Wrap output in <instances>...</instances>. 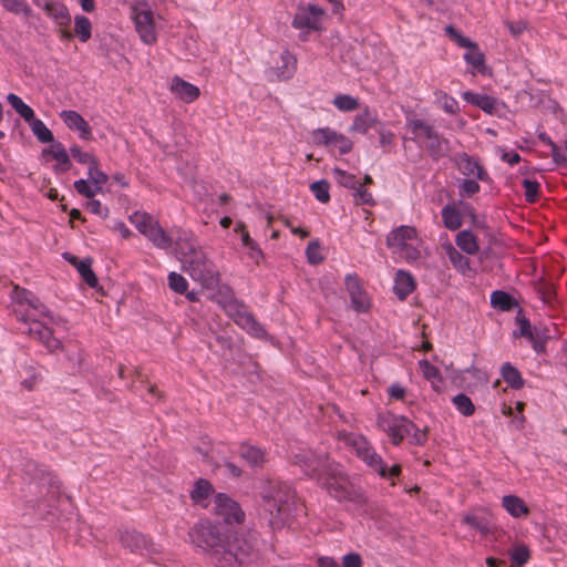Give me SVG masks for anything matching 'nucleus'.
Listing matches in <instances>:
<instances>
[{
    "label": "nucleus",
    "instance_id": "obj_2",
    "mask_svg": "<svg viewBox=\"0 0 567 567\" xmlns=\"http://www.w3.org/2000/svg\"><path fill=\"white\" fill-rule=\"evenodd\" d=\"M176 250L190 277L205 289H214L220 280V274L202 248L188 240L179 239Z\"/></svg>",
    "mask_w": 567,
    "mask_h": 567
},
{
    "label": "nucleus",
    "instance_id": "obj_6",
    "mask_svg": "<svg viewBox=\"0 0 567 567\" xmlns=\"http://www.w3.org/2000/svg\"><path fill=\"white\" fill-rule=\"evenodd\" d=\"M338 439L352 447L357 455L382 477H386V466L382 458L370 446L365 437L353 433L339 432Z\"/></svg>",
    "mask_w": 567,
    "mask_h": 567
},
{
    "label": "nucleus",
    "instance_id": "obj_33",
    "mask_svg": "<svg viewBox=\"0 0 567 567\" xmlns=\"http://www.w3.org/2000/svg\"><path fill=\"white\" fill-rule=\"evenodd\" d=\"M131 223L136 227V229L146 236V234L150 231L153 226L157 223V220L146 213L135 212L130 217Z\"/></svg>",
    "mask_w": 567,
    "mask_h": 567
},
{
    "label": "nucleus",
    "instance_id": "obj_55",
    "mask_svg": "<svg viewBox=\"0 0 567 567\" xmlns=\"http://www.w3.org/2000/svg\"><path fill=\"white\" fill-rule=\"evenodd\" d=\"M447 143L445 140L441 138L439 133L432 135L429 141H425L426 147L430 150L431 154L434 156H439L442 154V145Z\"/></svg>",
    "mask_w": 567,
    "mask_h": 567
},
{
    "label": "nucleus",
    "instance_id": "obj_23",
    "mask_svg": "<svg viewBox=\"0 0 567 567\" xmlns=\"http://www.w3.org/2000/svg\"><path fill=\"white\" fill-rule=\"evenodd\" d=\"M235 322L241 328L248 330L257 337L265 333L264 328L257 322L251 313L246 310L239 309L234 315Z\"/></svg>",
    "mask_w": 567,
    "mask_h": 567
},
{
    "label": "nucleus",
    "instance_id": "obj_31",
    "mask_svg": "<svg viewBox=\"0 0 567 567\" xmlns=\"http://www.w3.org/2000/svg\"><path fill=\"white\" fill-rule=\"evenodd\" d=\"M377 123L374 114L369 110H364L362 113L354 117L351 126V131L360 134H365Z\"/></svg>",
    "mask_w": 567,
    "mask_h": 567
},
{
    "label": "nucleus",
    "instance_id": "obj_1",
    "mask_svg": "<svg viewBox=\"0 0 567 567\" xmlns=\"http://www.w3.org/2000/svg\"><path fill=\"white\" fill-rule=\"evenodd\" d=\"M192 544L213 556L216 567H239L256 556L254 544L236 536L231 542L218 525L202 520L188 533Z\"/></svg>",
    "mask_w": 567,
    "mask_h": 567
},
{
    "label": "nucleus",
    "instance_id": "obj_9",
    "mask_svg": "<svg viewBox=\"0 0 567 567\" xmlns=\"http://www.w3.org/2000/svg\"><path fill=\"white\" fill-rule=\"evenodd\" d=\"M378 426L386 433L394 445H399L415 427L406 417L391 412L378 415Z\"/></svg>",
    "mask_w": 567,
    "mask_h": 567
},
{
    "label": "nucleus",
    "instance_id": "obj_63",
    "mask_svg": "<svg viewBox=\"0 0 567 567\" xmlns=\"http://www.w3.org/2000/svg\"><path fill=\"white\" fill-rule=\"evenodd\" d=\"M412 431H414L412 435V443L416 445H424L427 441L426 431L419 430L416 426Z\"/></svg>",
    "mask_w": 567,
    "mask_h": 567
},
{
    "label": "nucleus",
    "instance_id": "obj_59",
    "mask_svg": "<svg viewBox=\"0 0 567 567\" xmlns=\"http://www.w3.org/2000/svg\"><path fill=\"white\" fill-rule=\"evenodd\" d=\"M512 559L515 564L522 566L529 559V550L526 547H518L514 550Z\"/></svg>",
    "mask_w": 567,
    "mask_h": 567
},
{
    "label": "nucleus",
    "instance_id": "obj_48",
    "mask_svg": "<svg viewBox=\"0 0 567 567\" xmlns=\"http://www.w3.org/2000/svg\"><path fill=\"white\" fill-rule=\"evenodd\" d=\"M168 287L177 293H185L188 288V282L182 275L172 271L168 275Z\"/></svg>",
    "mask_w": 567,
    "mask_h": 567
},
{
    "label": "nucleus",
    "instance_id": "obj_27",
    "mask_svg": "<svg viewBox=\"0 0 567 567\" xmlns=\"http://www.w3.org/2000/svg\"><path fill=\"white\" fill-rule=\"evenodd\" d=\"M442 248L455 269L461 272H466L470 269L468 258L463 256L451 243L442 245Z\"/></svg>",
    "mask_w": 567,
    "mask_h": 567
},
{
    "label": "nucleus",
    "instance_id": "obj_56",
    "mask_svg": "<svg viewBox=\"0 0 567 567\" xmlns=\"http://www.w3.org/2000/svg\"><path fill=\"white\" fill-rule=\"evenodd\" d=\"M481 189L478 183L473 179H464L460 185V194L462 196L471 197L478 193Z\"/></svg>",
    "mask_w": 567,
    "mask_h": 567
},
{
    "label": "nucleus",
    "instance_id": "obj_32",
    "mask_svg": "<svg viewBox=\"0 0 567 567\" xmlns=\"http://www.w3.org/2000/svg\"><path fill=\"white\" fill-rule=\"evenodd\" d=\"M504 381L513 389L519 390L524 386V380L520 372L509 362L503 364L501 369Z\"/></svg>",
    "mask_w": 567,
    "mask_h": 567
},
{
    "label": "nucleus",
    "instance_id": "obj_18",
    "mask_svg": "<svg viewBox=\"0 0 567 567\" xmlns=\"http://www.w3.org/2000/svg\"><path fill=\"white\" fill-rule=\"evenodd\" d=\"M64 258L76 268L82 279L87 284V286H90L91 288L97 287L99 280L94 271L92 270L91 258L80 260L78 257L70 254H64Z\"/></svg>",
    "mask_w": 567,
    "mask_h": 567
},
{
    "label": "nucleus",
    "instance_id": "obj_53",
    "mask_svg": "<svg viewBox=\"0 0 567 567\" xmlns=\"http://www.w3.org/2000/svg\"><path fill=\"white\" fill-rule=\"evenodd\" d=\"M71 155L73 158H75L79 163L87 164L89 167L94 164L97 159L94 155L83 152L79 146L74 145L70 148Z\"/></svg>",
    "mask_w": 567,
    "mask_h": 567
},
{
    "label": "nucleus",
    "instance_id": "obj_47",
    "mask_svg": "<svg viewBox=\"0 0 567 567\" xmlns=\"http://www.w3.org/2000/svg\"><path fill=\"white\" fill-rule=\"evenodd\" d=\"M333 174L338 183L347 188L357 189L360 182L353 174L347 173L346 171L334 168Z\"/></svg>",
    "mask_w": 567,
    "mask_h": 567
},
{
    "label": "nucleus",
    "instance_id": "obj_49",
    "mask_svg": "<svg viewBox=\"0 0 567 567\" xmlns=\"http://www.w3.org/2000/svg\"><path fill=\"white\" fill-rule=\"evenodd\" d=\"M353 190V200L357 205L373 206L375 204L372 194L368 189H365L361 183L357 186V189Z\"/></svg>",
    "mask_w": 567,
    "mask_h": 567
},
{
    "label": "nucleus",
    "instance_id": "obj_54",
    "mask_svg": "<svg viewBox=\"0 0 567 567\" xmlns=\"http://www.w3.org/2000/svg\"><path fill=\"white\" fill-rule=\"evenodd\" d=\"M75 190L86 197V198H93L99 190L95 189L94 185H90L85 179H79L74 183Z\"/></svg>",
    "mask_w": 567,
    "mask_h": 567
},
{
    "label": "nucleus",
    "instance_id": "obj_35",
    "mask_svg": "<svg viewBox=\"0 0 567 567\" xmlns=\"http://www.w3.org/2000/svg\"><path fill=\"white\" fill-rule=\"evenodd\" d=\"M435 102L449 114L456 115L460 113L458 102L446 92L436 90L434 92Z\"/></svg>",
    "mask_w": 567,
    "mask_h": 567
},
{
    "label": "nucleus",
    "instance_id": "obj_8",
    "mask_svg": "<svg viewBox=\"0 0 567 567\" xmlns=\"http://www.w3.org/2000/svg\"><path fill=\"white\" fill-rule=\"evenodd\" d=\"M446 33L462 48H466L467 52L464 54L465 61L472 65L473 71L482 74V75H491L492 71L485 64V56L482 51H480L477 44L470 39L463 37L457 30H455L452 25H447L445 29Z\"/></svg>",
    "mask_w": 567,
    "mask_h": 567
},
{
    "label": "nucleus",
    "instance_id": "obj_5",
    "mask_svg": "<svg viewBox=\"0 0 567 567\" xmlns=\"http://www.w3.org/2000/svg\"><path fill=\"white\" fill-rule=\"evenodd\" d=\"M290 499V492L279 486H274L269 494L264 496V508L270 516L269 524L272 528L282 526L289 512Z\"/></svg>",
    "mask_w": 567,
    "mask_h": 567
},
{
    "label": "nucleus",
    "instance_id": "obj_11",
    "mask_svg": "<svg viewBox=\"0 0 567 567\" xmlns=\"http://www.w3.org/2000/svg\"><path fill=\"white\" fill-rule=\"evenodd\" d=\"M214 504L215 514L221 517L226 524H243L245 522V513L240 505L228 495L217 494Z\"/></svg>",
    "mask_w": 567,
    "mask_h": 567
},
{
    "label": "nucleus",
    "instance_id": "obj_21",
    "mask_svg": "<svg viewBox=\"0 0 567 567\" xmlns=\"http://www.w3.org/2000/svg\"><path fill=\"white\" fill-rule=\"evenodd\" d=\"M462 96L467 103L480 107L488 114H493L496 111L497 100L493 96L482 95L471 91L463 92Z\"/></svg>",
    "mask_w": 567,
    "mask_h": 567
},
{
    "label": "nucleus",
    "instance_id": "obj_39",
    "mask_svg": "<svg viewBox=\"0 0 567 567\" xmlns=\"http://www.w3.org/2000/svg\"><path fill=\"white\" fill-rule=\"evenodd\" d=\"M74 34L79 37L82 42H86L92 35L91 21L84 16H76L74 18Z\"/></svg>",
    "mask_w": 567,
    "mask_h": 567
},
{
    "label": "nucleus",
    "instance_id": "obj_45",
    "mask_svg": "<svg viewBox=\"0 0 567 567\" xmlns=\"http://www.w3.org/2000/svg\"><path fill=\"white\" fill-rule=\"evenodd\" d=\"M491 303L494 308L509 310L513 307V299L507 292L496 290L491 296Z\"/></svg>",
    "mask_w": 567,
    "mask_h": 567
},
{
    "label": "nucleus",
    "instance_id": "obj_61",
    "mask_svg": "<svg viewBox=\"0 0 567 567\" xmlns=\"http://www.w3.org/2000/svg\"><path fill=\"white\" fill-rule=\"evenodd\" d=\"M27 305L30 306L35 311L40 312V315L45 316V317L49 316L48 308L37 297H33L31 295Z\"/></svg>",
    "mask_w": 567,
    "mask_h": 567
},
{
    "label": "nucleus",
    "instance_id": "obj_58",
    "mask_svg": "<svg viewBox=\"0 0 567 567\" xmlns=\"http://www.w3.org/2000/svg\"><path fill=\"white\" fill-rule=\"evenodd\" d=\"M551 148V157L554 162L563 167H567V156L559 150V147L551 141H548Z\"/></svg>",
    "mask_w": 567,
    "mask_h": 567
},
{
    "label": "nucleus",
    "instance_id": "obj_52",
    "mask_svg": "<svg viewBox=\"0 0 567 567\" xmlns=\"http://www.w3.org/2000/svg\"><path fill=\"white\" fill-rule=\"evenodd\" d=\"M306 256L308 261L312 265L320 264L323 260L321 247L317 240L309 243L306 249Z\"/></svg>",
    "mask_w": 567,
    "mask_h": 567
},
{
    "label": "nucleus",
    "instance_id": "obj_37",
    "mask_svg": "<svg viewBox=\"0 0 567 567\" xmlns=\"http://www.w3.org/2000/svg\"><path fill=\"white\" fill-rule=\"evenodd\" d=\"M7 99L10 105L25 122L29 123L34 118L33 110L27 105L18 95L10 93Z\"/></svg>",
    "mask_w": 567,
    "mask_h": 567
},
{
    "label": "nucleus",
    "instance_id": "obj_10",
    "mask_svg": "<svg viewBox=\"0 0 567 567\" xmlns=\"http://www.w3.org/2000/svg\"><path fill=\"white\" fill-rule=\"evenodd\" d=\"M324 11L316 4L299 7L292 20V25L302 31L300 38L307 40L306 34L310 31H319Z\"/></svg>",
    "mask_w": 567,
    "mask_h": 567
},
{
    "label": "nucleus",
    "instance_id": "obj_20",
    "mask_svg": "<svg viewBox=\"0 0 567 567\" xmlns=\"http://www.w3.org/2000/svg\"><path fill=\"white\" fill-rule=\"evenodd\" d=\"M43 154L50 155L56 161V164L53 167L56 173H64L71 168V161L61 143H53L49 148L43 151Z\"/></svg>",
    "mask_w": 567,
    "mask_h": 567
},
{
    "label": "nucleus",
    "instance_id": "obj_60",
    "mask_svg": "<svg viewBox=\"0 0 567 567\" xmlns=\"http://www.w3.org/2000/svg\"><path fill=\"white\" fill-rule=\"evenodd\" d=\"M343 567H362V559L359 554L350 553L342 559Z\"/></svg>",
    "mask_w": 567,
    "mask_h": 567
},
{
    "label": "nucleus",
    "instance_id": "obj_4",
    "mask_svg": "<svg viewBox=\"0 0 567 567\" xmlns=\"http://www.w3.org/2000/svg\"><path fill=\"white\" fill-rule=\"evenodd\" d=\"M421 244L417 230L412 226H400L386 237L388 247L406 261H415L421 258Z\"/></svg>",
    "mask_w": 567,
    "mask_h": 567
},
{
    "label": "nucleus",
    "instance_id": "obj_51",
    "mask_svg": "<svg viewBox=\"0 0 567 567\" xmlns=\"http://www.w3.org/2000/svg\"><path fill=\"white\" fill-rule=\"evenodd\" d=\"M3 7L14 13L30 16L31 10L29 6L21 0H1Z\"/></svg>",
    "mask_w": 567,
    "mask_h": 567
},
{
    "label": "nucleus",
    "instance_id": "obj_42",
    "mask_svg": "<svg viewBox=\"0 0 567 567\" xmlns=\"http://www.w3.org/2000/svg\"><path fill=\"white\" fill-rule=\"evenodd\" d=\"M89 177L92 184L94 185L95 189L99 190L100 193L102 192L103 186L109 181L107 175L99 168V161H96L89 167Z\"/></svg>",
    "mask_w": 567,
    "mask_h": 567
},
{
    "label": "nucleus",
    "instance_id": "obj_17",
    "mask_svg": "<svg viewBox=\"0 0 567 567\" xmlns=\"http://www.w3.org/2000/svg\"><path fill=\"white\" fill-rule=\"evenodd\" d=\"M458 169L465 176H475L480 181H487L488 174L480 163L466 153H462L456 159Z\"/></svg>",
    "mask_w": 567,
    "mask_h": 567
},
{
    "label": "nucleus",
    "instance_id": "obj_46",
    "mask_svg": "<svg viewBox=\"0 0 567 567\" xmlns=\"http://www.w3.org/2000/svg\"><path fill=\"white\" fill-rule=\"evenodd\" d=\"M310 189L313 193L315 197L319 202L326 204L330 200V194H329L330 185L327 181L322 179V181L312 183L310 185Z\"/></svg>",
    "mask_w": 567,
    "mask_h": 567
},
{
    "label": "nucleus",
    "instance_id": "obj_12",
    "mask_svg": "<svg viewBox=\"0 0 567 567\" xmlns=\"http://www.w3.org/2000/svg\"><path fill=\"white\" fill-rule=\"evenodd\" d=\"M312 136L316 144L338 150L341 154L349 153L353 146L350 138L328 127L315 131Z\"/></svg>",
    "mask_w": 567,
    "mask_h": 567
},
{
    "label": "nucleus",
    "instance_id": "obj_44",
    "mask_svg": "<svg viewBox=\"0 0 567 567\" xmlns=\"http://www.w3.org/2000/svg\"><path fill=\"white\" fill-rule=\"evenodd\" d=\"M333 104L338 110L343 112L354 111L360 106L358 99L347 94L337 95L333 100Z\"/></svg>",
    "mask_w": 567,
    "mask_h": 567
},
{
    "label": "nucleus",
    "instance_id": "obj_16",
    "mask_svg": "<svg viewBox=\"0 0 567 567\" xmlns=\"http://www.w3.org/2000/svg\"><path fill=\"white\" fill-rule=\"evenodd\" d=\"M60 117L70 130L78 131L81 138L86 141L92 138V130L90 125L78 112L64 110L60 113Z\"/></svg>",
    "mask_w": 567,
    "mask_h": 567
},
{
    "label": "nucleus",
    "instance_id": "obj_13",
    "mask_svg": "<svg viewBox=\"0 0 567 567\" xmlns=\"http://www.w3.org/2000/svg\"><path fill=\"white\" fill-rule=\"evenodd\" d=\"M346 288L350 295L351 305L358 312H365L370 308V299L363 289L362 281L355 275L346 277Z\"/></svg>",
    "mask_w": 567,
    "mask_h": 567
},
{
    "label": "nucleus",
    "instance_id": "obj_15",
    "mask_svg": "<svg viewBox=\"0 0 567 567\" xmlns=\"http://www.w3.org/2000/svg\"><path fill=\"white\" fill-rule=\"evenodd\" d=\"M45 12L62 28L60 35L64 40H70L73 33L69 30L71 16L66 7L59 2H51L44 6Z\"/></svg>",
    "mask_w": 567,
    "mask_h": 567
},
{
    "label": "nucleus",
    "instance_id": "obj_22",
    "mask_svg": "<svg viewBox=\"0 0 567 567\" xmlns=\"http://www.w3.org/2000/svg\"><path fill=\"white\" fill-rule=\"evenodd\" d=\"M121 543L131 551H142L150 545L148 539L136 530H124L121 534Z\"/></svg>",
    "mask_w": 567,
    "mask_h": 567
},
{
    "label": "nucleus",
    "instance_id": "obj_34",
    "mask_svg": "<svg viewBox=\"0 0 567 567\" xmlns=\"http://www.w3.org/2000/svg\"><path fill=\"white\" fill-rule=\"evenodd\" d=\"M213 485L207 480L200 478L195 483L190 497L195 503L206 506L204 502L213 494Z\"/></svg>",
    "mask_w": 567,
    "mask_h": 567
},
{
    "label": "nucleus",
    "instance_id": "obj_26",
    "mask_svg": "<svg viewBox=\"0 0 567 567\" xmlns=\"http://www.w3.org/2000/svg\"><path fill=\"white\" fill-rule=\"evenodd\" d=\"M158 249L167 250L172 247V237L163 229L157 221L145 236Z\"/></svg>",
    "mask_w": 567,
    "mask_h": 567
},
{
    "label": "nucleus",
    "instance_id": "obj_41",
    "mask_svg": "<svg viewBox=\"0 0 567 567\" xmlns=\"http://www.w3.org/2000/svg\"><path fill=\"white\" fill-rule=\"evenodd\" d=\"M452 402L457 409V411L464 416H471L475 412V405L466 394L460 393L455 395L452 399Z\"/></svg>",
    "mask_w": 567,
    "mask_h": 567
},
{
    "label": "nucleus",
    "instance_id": "obj_62",
    "mask_svg": "<svg viewBox=\"0 0 567 567\" xmlns=\"http://www.w3.org/2000/svg\"><path fill=\"white\" fill-rule=\"evenodd\" d=\"M506 25L513 35H519L527 29V23L525 21L506 22Z\"/></svg>",
    "mask_w": 567,
    "mask_h": 567
},
{
    "label": "nucleus",
    "instance_id": "obj_40",
    "mask_svg": "<svg viewBox=\"0 0 567 567\" xmlns=\"http://www.w3.org/2000/svg\"><path fill=\"white\" fill-rule=\"evenodd\" d=\"M33 134L38 137V140L42 143H51L53 142L52 132L45 126V124L38 118H33L29 122Z\"/></svg>",
    "mask_w": 567,
    "mask_h": 567
},
{
    "label": "nucleus",
    "instance_id": "obj_14",
    "mask_svg": "<svg viewBox=\"0 0 567 567\" xmlns=\"http://www.w3.org/2000/svg\"><path fill=\"white\" fill-rule=\"evenodd\" d=\"M25 322L29 321L27 333L40 341L48 350L55 351L61 347L59 339L54 338L50 328L44 326L37 319H23Z\"/></svg>",
    "mask_w": 567,
    "mask_h": 567
},
{
    "label": "nucleus",
    "instance_id": "obj_43",
    "mask_svg": "<svg viewBox=\"0 0 567 567\" xmlns=\"http://www.w3.org/2000/svg\"><path fill=\"white\" fill-rule=\"evenodd\" d=\"M419 365H420L423 377L426 380L431 381L433 386L435 389H437L439 383H441V375H440L439 369L436 367H434L433 364H431L426 360H421Z\"/></svg>",
    "mask_w": 567,
    "mask_h": 567
},
{
    "label": "nucleus",
    "instance_id": "obj_25",
    "mask_svg": "<svg viewBox=\"0 0 567 567\" xmlns=\"http://www.w3.org/2000/svg\"><path fill=\"white\" fill-rule=\"evenodd\" d=\"M502 505L513 517L527 516L529 514V508L524 499L516 495L504 496Z\"/></svg>",
    "mask_w": 567,
    "mask_h": 567
},
{
    "label": "nucleus",
    "instance_id": "obj_28",
    "mask_svg": "<svg viewBox=\"0 0 567 567\" xmlns=\"http://www.w3.org/2000/svg\"><path fill=\"white\" fill-rule=\"evenodd\" d=\"M455 243L464 252L475 255L480 250L477 237L470 230H462L456 235Z\"/></svg>",
    "mask_w": 567,
    "mask_h": 567
},
{
    "label": "nucleus",
    "instance_id": "obj_64",
    "mask_svg": "<svg viewBox=\"0 0 567 567\" xmlns=\"http://www.w3.org/2000/svg\"><path fill=\"white\" fill-rule=\"evenodd\" d=\"M389 394L392 399L403 400L405 396V389L400 384H392L389 388Z\"/></svg>",
    "mask_w": 567,
    "mask_h": 567
},
{
    "label": "nucleus",
    "instance_id": "obj_57",
    "mask_svg": "<svg viewBox=\"0 0 567 567\" xmlns=\"http://www.w3.org/2000/svg\"><path fill=\"white\" fill-rule=\"evenodd\" d=\"M31 295L32 293L24 288H20L17 285L13 287L12 299L20 306L27 305Z\"/></svg>",
    "mask_w": 567,
    "mask_h": 567
},
{
    "label": "nucleus",
    "instance_id": "obj_24",
    "mask_svg": "<svg viewBox=\"0 0 567 567\" xmlns=\"http://www.w3.org/2000/svg\"><path fill=\"white\" fill-rule=\"evenodd\" d=\"M415 289L413 277L403 270H399L395 276L394 291L403 300Z\"/></svg>",
    "mask_w": 567,
    "mask_h": 567
},
{
    "label": "nucleus",
    "instance_id": "obj_36",
    "mask_svg": "<svg viewBox=\"0 0 567 567\" xmlns=\"http://www.w3.org/2000/svg\"><path fill=\"white\" fill-rule=\"evenodd\" d=\"M240 456L252 466H259L265 463V452L252 445H243Z\"/></svg>",
    "mask_w": 567,
    "mask_h": 567
},
{
    "label": "nucleus",
    "instance_id": "obj_7",
    "mask_svg": "<svg viewBox=\"0 0 567 567\" xmlns=\"http://www.w3.org/2000/svg\"><path fill=\"white\" fill-rule=\"evenodd\" d=\"M135 29L146 44L156 42V29L153 10L145 0H135L131 7Z\"/></svg>",
    "mask_w": 567,
    "mask_h": 567
},
{
    "label": "nucleus",
    "instance_id": "obj_38",
    "mask_svg": "<svg viewBox=\"0 0 567 567\" xmlns=\"http://www.w3.org/2000/svg\"><path fill=\"white\" fill-rule=\"evenodd\" d=\"M411 132L414 136L422 141H429L436 131L422 120H413L410 122Z\"/></svg>",
    "mask_w": 567,
    "mask_h": 567
},
{
    "label": "nucleus",
    "instance_id": "obj_3",
    "mask_svg": "<svg viewBox=\"0 0 567 567\" xmlns=\"http://www.w3.org/2000/svg\"><path fill=\"white\" fill-rule=\"evenodd\" d=\"M312 472L322 481V485L332 497L339 501H350L358 496V491L341 466L328 457L319 458L316 466L312 467Z\"/></svg>",
    "mask_w": 567,
    "mask_h": 567
},
{
    "label": "nucleus",
    "instance_id": "obj_29",
    "mask_svg": "<svg viewBox=\"0 0 567 567\" xmlns=\"http://www.w3.org/2000/svg\"><path fill=\"white\" fill-rule=\"evenodd\" d=\"M442 220L450 230H456L462 226V215L454 204H449L442 209Z\"/></svg>",
    "mask_w": 567,
    "mask_h": 567
},
{
    "label": "nucleus",
    "instance_id": "obj_19",
    "mask_svg": "<svg viewBox=\"0 0 567 567\" xmlns=\"http://www.w3.org/2000/svg\"><path fill=\"white\" fill-rule=\"evenodd\" d=\"M171 90L178 99L186 103H192L199 96V89L197 86L178 76L173 79Z\"/></svg>",
    "mask_w": 567,
    "mask_h": 567
},
{
    "label": "nucleus",
    "instance_id": "obj_30",
    "mask_svg": "<svg viewBox=\"0 0 567 567\" xmlns=\"http://www.w3.org/2000/svg\"><path fill=\"white\" fill-rule=\"evenodd\" d=\"M462 522L477 530L482 536H487L491 533V525L485 516L467 513L463 516Z\"/></svg>",
    "mask_w": 567,
    "mask_h": 567
},
{
    "label": "nucleus",
    "instance_id": "obj_50",
    "mask_svg": "<svg viewBox=\"0 0 567 567\" xmlns=\"http://www.w3.org/2000/svg\"><path fill=\"white\" fill-rule=\"evenodd\" d=\"M525 199L527 203H535L539 198V183L536 181L524 179Z\"/></svg>",
    "mask_w": 567,
    "mask_h": 567
}]
</instances>
